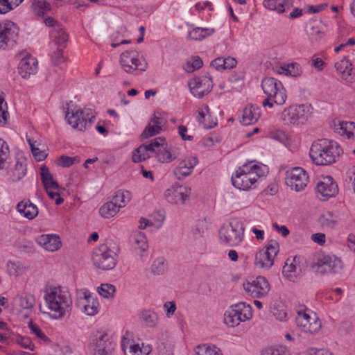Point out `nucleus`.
Segmentation results:
<instances>
[{"label":"nucleus","mask_w":355,"mask_h":355,"mask_svg":"<svg viewBox=\"0 0 355 355\" xmlns=\"http://www.w3.org/2000/svg\"><path fill=\"white\" fill-rule=\"evenodd\" d=\"M243 173L242 168H239L231 178L232 185L239 190H244Z\"/></svg>","instance_id":"864d4df0"},{"label":"nucleus","mask_w":355,"mask_h":355,"mask_svg":"<svg viewBox=\"0 0 355 355\" xmlns=\"http://www.w3.org/2000/svg\"><path fill=\"white\" fill-rule=\"evenodd\" d=\"M261 88L267 97L263 101V107L272 108L274 103L283 105L287 99L286 90L282 83L272 77H266L261 81Z\"/></svg>","instance_id":"f03ea898"},{"label":"nucleus","mask_w":355,"mask_h":355,"mask_svg":"<svg viewBox=\"0 0 355 355\" xmlns=\"http://www.w3.org/2000/svg\"><path fill=\"white\" fill-rule=\"evenodd\" d=\"M37 59L31 55H27L20 60L18 64L19 73L23 78H28L31 75L37 73Z\"/></svg>","instance_id":"5701e85b"},{"label":"nucleus","mask_w":355,"mask_h":355,"mask_svg":"<svg viewBox=\"0 0 355 355\" xmlns=\"http://www.w3.org/2000/svg\"><path fill=\"white\" fill-rule=\"evenodd\" d=\"M312 113L309 104L292 105L284 109L280 119L285 124L299 126L305 124Z\"/></svg>","instance_id":"20e7f679"},{"label":"nucleus","mask_w":355,"mask_h":355,"mask_svg":"<svg viewBox=\"0 0 355 355\" xmlns=\"http://www.w3.org/2000/svg\"><path fill=\"white\" fill-rule=\"evenodd\" d=\"M151 217L152 219L150 220V225L159 228L165 220V213L164 211H155L151 215Z\"/></svg>","instance_id":"5fc2aeb1"},{"label":"nucleus","mask_w":355,"mask_h":355,"mask_svg":"<svg viewBox=\"0 0 355 355\" xmlns=\"http://www.w3.org/2000/svg\"><path fill=\"white\" fill-rule=\"evenodd\" d=\"M76 162V157H59L55 163L62 167H69Z\"/></svg>","instance_id":"e2e57ef3"},{"label":"nucleus","mask_w":355,"mask_h":355,"mask_svg":"<svg viewBox=\"0 0 355 355\" xmlns=\"http://www.w3.org/2000/svg\"><path fill=\"white\" fill-rule=\"evenodd\" d=\"M317 197L322 201L335 197L338 193V187L331 176L322 177L316 185Z\"/></svg>","instance_id":"aec40b11"},{"label":"nucleus","mask_w":355,"mask_h":355,"mask_svg":"<svg viewBox=\"0 0 355 355\" xmlns=\"http://www.w3.org/2000/svg\"><path fill=\"white\" fill-rule=\"evenodd\" d=\"M85 304L82 311L87 315H94L98 312L99 303L97 298L87 291L84 292Z\"/></svg>","instance_id":"473e14b6"},{"label":"nucleus","mask_w":355,"mask_h":355,"mask_svg":"<svg viewBox=\"0 0 355 355\" xmlns=\"http://www.w3.org/2000/svg\"><path fill=\"white\" fill-rule=\"evenodd\" d=\"M267 137L282 144L292 153H293V150L299 144V139L297 137L290 135L286 131L277 128L270 130L267 134Z\"/></svg>","instance_id":"412c9836"},{"label":"nucleus","mask_w":355,"mask_h":355,"mask_svg":"<svg viewBox=\"0 0 355 355\" xmlns=\"http://www.w3.org/2000/svg\"><path fill=\"white\" fill-rule=\"evenodd\" d=\"M294 0H279L278 7L280 14L285 12L293 6Z\"/></svg>","instance_id":"774afa93"},{"label":"nucleus","mask_w":355,"mask_h":355,"mask_svg":"<svg viewBox=\"0 0 355 355\" xmlns=\"http://www.w3.org/2000/svg\"><path fill=\"white\" fill-rule=\"evenodd\" d=\"M65 119L73 129L84 131L91 127L95 119V112L90 108L75 107L68 109Z\"/></svg>","instance_id":"39448f33"},{"label":"nucleus","mask_w":355,"mask_h":355,"mask_svg":"<svg viewBox=\"0 0 355 355\" xmlns=\"http://www.w3.org/2000/svg\"><path fill=\"white\" fill-rule=\"evenodd\" d=\"M32 8L35 15L43 16L50 10L51 6L45 1H37L33 3Z\"/></svg>","instance_id":"8fccbe9b"},{"label":"nucleus","mask_w":355,"mask_h":355,"mask_svg":"<svg viewBox=\"0 0 355 355\" xmlns=\"http://www.w3.org/2000/svg\"><path fill=\"white\" fill-rule=\"evenodd\" d=\"M44 299L54 319H61L71 310L72 299L68 288L50 286L45 290Z\"/></svg>","instance_id":"f257e3e1"},{"label":"nucleus","mask_w":355,"mask_h":355,"mask_svg":"<svg viewBox=\"0 0 355 355\" xmlns=\"http://www.w3.org/2000/svg\"><path fill=\"white\" fill-rule=\"evenodd\" d=\"M245 165L248 166V168L250 173L253 174L254 179L256 180V182L259 178L266 176L269 172V168L267 165L263 164L256 160H252L245 163Z\"/></svg>","instance_id":"c9c22d12"},{"label":"nucleus","mask_w":355,"mask_h":355,"mask_svg":"<svg viewBox=\"0 0 355 355\" xmlns=\"http://www.w3.org/2000/svg\"><path fill=\"white\" fill-rule=\"evenodd\" d=\"M133 245L135 249H139L141 252L146 251L148 248V241L146 235L143 232H137L132 237Z\"/></svg>","instance_id":"c03bdc74"},{"label":"nucleus","mask_w":355,"mask_h":355,"mask_svg":"<svg viewBox=\"0 0 355 355\" xmlns=\"http://www.w3.org/2000/svg\"><path fill=\"white\" fill-rule=\"evenodd\" d=\"M119 209L112 200L103 204L99 209V213L103 218H110L115 216L119 211Z\"/></svg>","instance_id":"ea45409f"},{"label":"nucleus","mask_w":355,"mask_h":355,"mask_svg":"<svg viewBox=\"0 0 355 355\" xmlns=\"http://www.w3.org/2000/svg\"><path fill=\"white\" fill-rule=\"evenodd\" d=\"M161 128L155 126L152 123L149 122L148 125L143 131L141 136L143 138L146 139L159 134L161 132Z\"/></svg>","instance_id":"bf43d9fd"},{"label":"nucleus","mask_w":355,"mask_h":355,"mask_svg":"<svg viewBox=\"0 0 355 355\" xmlns=\"http://www.w3.org/2000/svg\"><path fill=\"white\" fill-rule=\"evenodd\" d=\"M195 355H223V353L215 345L204 344L196 347Z\"/></svg>","instance_id":"a19ab883"},{"label":"nucleus","mask_w":355,"mask_h":355,"mask_svg":"<svg viewBox=\"0 0 355 355\" xmlns=\"http://www.w3.org/2000/svg\"><path fill=\"white\" fill-rule=\"evenodd\" d=\"M299 259L300 258L297 257H289L286 259L283 267L282 273L287 279L294 281L297 274L301 272V268L297 264Z\"/></svg>","instance_id":"c756f323"},{"label":"nucleus","mask_w":355,"mask_h":355,"mask_svg":"<svg viewBox=\"0 0 355 355\" xmlns=\"http://www.w3.org/2000/svg\"><path fill=\"white\" fill-rule=\"evenodd\" d=\"M191 94L196 98H201L209 94L213 87L211 78L208 76H197L188 81Z\"/></svg>","instance_id":"f3484780"},{"label":"nucleus","mask_w":355,"mask_h":355,"mask_svg":"<svg viewBox=\"0 0 355 355\" xmlns=\"http://www.w3.org/2000/svg\"><path fill=\"white\" fill-rule=\"evenodd\" d=\"M279 0H263V6L270 11H275L278 14H280V11L278 7Z\"/></svg>","instance_id":"69168bd1"},{"label":"nucleus","mask_w":355,"mask_h":355,"mask_svg":"<svg viewBox=\"0 0 355 355\" xmlns=\"http://www.w3.org/2000/svg\"><path fill=\"white\" fill-rule=\"evenodd\" d=\"M68 35L62 26H55L50 31L51 45L55 47L64 48L67 41Z\"/></svg>","instance_id":"2f4dec72"},{"label":"nucleus","mask_w":355,"mask_h":355,"mask_svg":"<svg viewBox=\"0 0 355 355\" xmlns=\"http://www.w3.org/2000/svg\"><path fill=\"white\" fill-rule=\"evenodd\" d=\"M94 355H110L114 349L110 336L105 332H97L90 343Z\"/></svg>","instance_id":"6ab92c4d"},{"label":"nucleus","mask_w":355,"mask_h":355,"mask_svg":"<svg viewBox=\"0 0 355 355\" xmlns=\"http://www.w3.org/2000/svg\"><path fill=\"white\" fill-rule=\"evenodd\" d=\"M36 242L49 252H55L62 245L60 239L57 234H42L37 237Z\"/></svg>","instance_id":"bb28decb"},{"label":"nucleus","mask_w":355,"mask_h":355,"mask_svg":"<svg viewBox=\"0 0 355 355\" xmlns=\"http://www.w3.org/2000/svg\"><path fill=\"white\" fill-rule=\"evenodd\" d=\"M202 66V61L201 58L199 56H193L184 65V69L188 73H191L200 69Z\"/></svg>","instance_id":"3c124183"},{"label":"nucleus","mask_w":355,"mask_h":355,"mask_svg":"<svg viewBox=\"0 0 355 355\" xmlns=\"http://www.w3.org/2000/svg\"><path fill=\"white\" fill-rule=\"evenodd\" d=\"M16 342L24 349H28L31 351H33L34 349V345L28 338L18 336L16 338Z\"/></svg>","instance_id":"0e129e2a"},{"label":"nucleus","mask_w":355,"mask_h":355,"mask_svg":"<svg viewBox=\"0 0 355 355\" xmlns=\"http://www.w3.org/2000/svg\"><path fill=\"white\" fill-rule=\"evenodd\" d=\"M26 166L19 160H17L14 168L10 171L8 181L15 183L20 181L26 174Z\"/></svg>","instance_id":"e433bc0d"},{"label":"nucleus","mask_w":355,"mask_h":355,"mask_svg":"<svg viewBox=\"0 0 355 355\" xmlns=\"http://www.w3.org/2000/svg\"><path fill=\"white\" fill-rule=\"evenodd\" d=\"M139 318L146 326L150 328L156 327L158 323V315L150 309L142 310L139 313Z\"/></svg>","instance_id":"4c0bfd02"},{"label":"nucleus","mask_w":355,"mask_h":355,"mask_svg":"<svg viewBox=\"0 0 355 355\" xmlns=\"http://www.w3.org/2000/svg\"><path fill=\"white\" fill-rule=\"evenodd\" d=\"M8 118L9 113L7 110V103L4 97L0 95V125H5Z\"/></svg>","instance_id":"6e6d98bb"},{"label":"nucleus","mask_w":355,"mask_h":355,"mask_svg":"<svg viewBox=\"0 0 355 355\" xmlns=\"http://www.w3.org/2000/svg\"><path fill=\"white\" fill-rule=\"evenodd\" d=\"M121 349L124 355H148L151 352L149 345H140L133 339L129 338L128 334L125 335L121 341Z\"/></svg>","instance_id":"4be33fe9"},{"label":"nucleus","mask_w":355,"mask_h":355,"mask_svg":"<svg viewBox=\"0 0 355 355\" xmlns=\"http://www.w3.org/2000/svg\"><path fill=\"white\" fill-rule=\"evenodd\" d=\"M198 163L197 157H184L179 163L178 166L174 169L175 177L181 180L189 175L194 166Z\"/></svg>","instance_id":"393cba45"},{"label":"nucleus","mask_w":355,"mask_h":355,"mask_svg":"<svg viewBox=\"0 0 355 355\" xmlns=\"http://www.w3.org/2000/svg\"><path fill=\"white\" fill-rule=\"evenodd\" d=\"M309 182V176L304 168L293 167L286 172L285 183L297 192L303 191Z\"/></svg>","instance_id":"4468645a"},{"label":"nucleus","mask_w":355,"mask_h":355,"mask_svg":"<svg viewBox=\"0 0 355 355\" xmlns=\"http://www.w3.org/2000/svg\"><path fill=\"white\" fill-rule=\"evenodd\" d=\"M334 131L348 139H355V123L352 121L334 120Z\"/></svg>","instance_id":"a878e982"},{"label":"nucleus","mask_w":355,"mask_h":355,"mask_svg":"<svg viewBox=\"0 0 355 355\" xmlns=\"http://www.w3.org/2000/svg\"><path fill=\"white\" fill-rule=\"evenodd\" d=\"M17 211L24 217L32 220L38 214V209L36 205L30 200L21 201L16 207Z\"/></svg>","instance_id":"72a5a7b5"},{"label":"nucleus","mask_w":355,"mask_h":355,"mask_svg":"<svg viewBox=\"0 0 355 355\" xmlns=\"http://www.w3.org/2000/svg\"><path fill=\"white\" fill-rule=\"evenodd\" d=\"M28 327L31 330V334L35 335L36 337L44 341H47L49 340L48 337L44 334V333L37 324L31 321L28 323Z\"/></svg>","instance_id":"4d7b16f0"},{"label":"nucleus","mask_w":355,"mask_h":355,"mask_svg":"<svg viewBox=\"0 0 355 355\" xmlns=\"http://www.w3.org/2000/svg\"><path fill=\"white\" fill-rule=\"evenodd\" d=\"M191 189L186 185L173 184L164 192L167 202L174 205H184L189 200Z\"/></svg>","instance_id":"2eb2a0df"},{"label":"nucleus","mask_w":355,"mask_h":355,"mask_svg":"<svg viewBox=\"0 0 355 355\" xmlns=\"http://www.w3.org/2000/svg\"><path fill=\"white\" fill-rule=\"evenodd\" d=\"M335 69L342 80L347 83L352 82L354 69L352 64L347 58H343L337 61L335 63Z\"/></svg>","instance_id":"c85d7f7f"},{"label":"nucleus","mask_w":355,"mask_h":355,"mask_svg":"<svg viewBox=\"0 0 355 355\" xmlns=\"http://www.w3.org/2000/svg\"><path fill=\"white\" fill-rule=\"evenodd\" d=\"M26 139L33 155H48V147L44 138L37 134H30L26 135Z\"/></svg>","instance_id":"b1692460"},{"label":"nucleus","mask_w":355,"mask_h":355,"mask_svg":"<svg viewBox=\"0 0 355 355\" xmlns=\"http://www.w3.org/2000/svg\"><path fill=\"white\" fill-rule=\"evenodd\" d=\"M40 176L42 182L46 191H49V189H59V185L58 182L53 180V176L49 172L46 166H41Z\"/></svg>","instance_id":"f704fd0d"},{"label":"nucleus","mask_w":355,"mask_h":355,"mask_svg":"<svg viewBox=\"0 0 355 355\" xmlns=\"http://www.w3.org/2000/svg\"><path fill=\"white\" fill-rule=\"evenodd\" d=\"M319 220L322 227L331 229L336 226L338 222V217L332 212H327L323 214Z\"/></svg>","instance_id":"de8ad7c7"},{"label":"nucleus","mask_w":355,"mask_h":355,"mask_svg":"<svg viewBox=\"0 0 355 355\" xmlns=\"http://www.w3.org/2000/svg\"><path fill=\"white\" fill-rule=\"evenodd\" d=\"M313 163L318 166H327L336 162L335 157H310Z\"/></svg>","instance_id":"13d9d810"},{"label":"nucleus","mask_w":355,"mask_h":355,"mask_svg":"<svg viewBox=\"0 0 355 355\" xmlns=\"http://www.w3.org/2000/svg\"><path fill=\"white\" fill-rule=\"evenodd\" d=\"M252 317V307L245 302H239L230 306L225 311L224 322L230 327H235L241 322L249 320Z\"/></svg>","instance_id":"0eeeda50"},{"label":"nucleus","mask_w":355,"mask_h":355,"mask_svg":"<svg viewBox=\"0 0 355 355\" xmlns=\"http://www.w3.org/2000/svg\"><path fill=\"white\" fill-rule=\"evenodd\" d=\"M261 355H291L289 350L284 346L267 347L262 350Z\"/></svg>","instance_id":"603ef678"},{"label":"nucleus","mask_w":355,"mask_h":355,"mask_svg":"<svg viewBox=\"0 0 355 355\" xmlns=\"http://www.w3.org/2000/svg\"><path fill=\"white\" fill-rule=\"evenodd\" d=\"M278 252V242L275 240L269 241L266 247L256 254L254 264L259 268L269 269L273 265Z\"/></svg>","instance_id":"f8f14e48"},{"label":"nucleus","mask_w":355,"mask_h":355,"mask_svg":"<svg viewBox=\"0 0 355 355\" xmlns=\"http://www.w3.org/2000/svg\"><path fill=\"white\" fill-rule=\"evenodd\" d=\"M297 326L304 332L313 334L321 329V322L315 313L311 309L300 306L295 318Z\"/></svg>","instance_id":"6e6552de"},{"label":"nucleus","mask_w":355,"mask_h":355,"mask_svg":"<svg viewBox=\"0 0 355 355\" xmlns=\"http://www.w3.org/2000/svg\"><path fill=\"white\" fill-rule=\"evenodd\" d=\"M243 286L247 294L254 298L266 297L270 289L268 282L262 276L257 277L252 282L243 283Z\"/></svg>","instance_id":"a211bd4d"},{"label":"nucleus","mask_w":355,"mask_h":355,"mask_svg":"<svg viewBox=\"0 0 355 355\" xmlns=\"http://www.w3.org/2000/svg\"><path fill=\"white\" fill-rule=\"evenodd\" d=\"M248 167V166H246L245 164H244L241 167H239V168H242V171H243V180L244 191L250 189L252 186L256 183V180L254 179L253 174L250 173Z\"/></svg>","instance_id":"49530a36"},{"label":"nucleus","mask_w":355,"mask_h":355,"mask_svg":"<svg viewBox=\"0 0 355 355\" xmlns=\"http://www.w3.org/2000/svg\"><path fill=\"white\" fill-rule=\"evenodd\" d=\"M121 68L127 73H132L136 70L146 71L147 62L139 52L130 49L122 53L119 60Z\"/></svg>","instance_id":"9d476101"},{"label":"nucleus","mask_w":355,"mask_h":355,"mask_svg":"<svg viewBox=\"0 0 355 355\" xmlns=\"http://www.w3.org/2000/svg\"><path fill=\"white\" fill-rule=\"evenodd\" d=\"M311 268L316 273H338L343 268V262L334 254L322 252L318 254L316 260L312 264Z\"/></svg>","instance_id":"1a4fd4ad"},{"label":"nucleus","mask_w":355,"mask_h":355,"mask_svg":"<svg viewBox=\"0 0 355 355\" xmlns=\"http://www.w3.org/2000/svg\"><path fill=\"white\" fill-rule=\"evenodd\" d=\"M215 29L211 28H195L189 31L188 36L193 40H201L207 37L212 35Z\"/></svg>","instance_id":"58836bf2"},{"label":"nucleus","mask_w":355,"mask_h":355,"mask_svg":"<svg viewBox=\"0 0 355 355\" xmlns=\"http://www.w3.org/2000/svg\"><path fill=\"white\" fill-rule=\"evenodd\" d=\"M119 248L112 243L102 244L96 249L92 256L94 264L103 270H112L117 263Z\"/></svg>","instance_id":"7ed1b4c3"},{"label":"nucleus","mask_w":355,"mask_h":355,"mask_svg":"<svg viewBox=\"0 0 355 355\" xmlns=\"http://www.w3.org/2000/svg\"><path fill=\"white\" fill-rule=\"evenodd\" d=\"M131 199V193L128 191L119 190L117 191L112 198V201L119 208L123 207L130 202Z\"/></svg>","instance_id":"79ce46f5"},{"label":"nucleus","mask_w":355,"mask_h":355,"mask_svg":"<svg viewBox=\"0 0 355 355\" xmlns=\"http://www.w3.org/2000/svg\"><path fill=\"white\" fill-rule=\"evenodd\" d=\"M19 37V27L12 21H0V50L12 46Z\"/></svg>","instance_id":"ddd939ff"},{"label":"nucleus","mask_w":355,"mask_h":355,"mask_svg":"<svg viewBox=\"0 0 355 355\" xmlns=\"http://www.w3.org/2000/svg\"><path fill=\"white\" fill-rule=\"evenodd\" d=\"M98 294L105 299H112L114 296L116 288L111 284H102L97 288Z\"/></svg>","instance_id":"09e8293b"},{"label":"nucleus","mask_w":355,"mask_h":355,"mask_svg":"<svg viewBox=\"0 0 355 355\" xmlns=\"http://www.w3.org/2000/svg\"><path fill=\"white\" fill-rule=\"evenodd\" d=\"M311 66L318 71H322L326 67L324 60L316 55H313L311 58Z\"/></svg>","instance_id":"052dcab7"},{"label":"nucleus","mask_w":355,"mask_h":355,"mask_svg":"<svg viewBox=\"0 0 355 355\" xmlns=\"http://www.w3.org/2000/svg\"><path fill=\"white\" fill-rule=\"evenodd\" d=\"M275 73L279 75H284L293 78L300 77L303 73L300 64L293 62L290 63H284L273 68Z\"/></svg>","instance_id":"cd10ccee"},{"label":"nucleus","mask_w":355,"mask_h":355,"mask_svg":"<svg viewBox=\"0 0 355 355\" xmlns=\"http://www.w3.org/2000/svg\"><path fill=\"white\" fill-rule=\"evenodd\" d=\"M166 270L167 263L164 257H159L156 259L151 266V272L154 275H162L166 271Z\"/></svg>","instance_id":"a18cd8bd"},{"label":"nucleus","mask_w":355,"mask_h":355,"mask_svg":"<svg viewBox=\"0 0 355 355\" xmlns=\"http://www.w3.org/2000/svg\"><path fill=\"white\" fill-rule=\"evenodd\" d=\"M244 226L239 219L232 218L227 224L222 225L219 230V238L230 246H237L243 241Z\"/></svg>","instance_id":"423d86ee"},{"label":"nucleus","mask_w":355,"mask_h":355,"mask_svg":"<svg viewBox=\"0 0 355 355\" xmlns=\"http://www.w3.org/2000/svg\"><path fill=\"white\" fill-rule=\"evenodd\" d=\"M63 49L55 47V50L51 53V58L55 64H59L64 62Z\"/></svg>","instance_id":"680f3d73"},{"label":"nucleus","mask_w":355,"mask_h":355,"mask_svg":"<svg viewBox=\"0 0 355 355\" xmlns=\"http://www.w3.org/2000/svg\"><path fill=\"white\" fill-rule=\"evenodd\" d=\"M343 153V148L337 141L324 138L313 142L309 155H341Z\"/></svg>","instance_id":"9b49d317"},{"label":"nucleus","mask_w":355,"mask_h":355,"mask_svg":"<svg viewBox=\"0 0 355 355\" xmlns=\"http://www.w3.org/2000/svg\"><path fill=\"white\" fill-rule=\"evenodd\" d=\"M15 303L21 309H31L35 305V300L33 295L26 294L17 297L15 299Z\"/></svg>","instance_id":"37998d69"},{"label":"nucleus","mask_w":355,"mask_h":355,"mask_svg":"<svg viewBox=\"0 0 355 355\" xmlns=\"http://www.w3.org/2000/svg\"><path fill=\"white\" fill-rule=\"evenodd\" d=\"M209 114V107L207 105H204L198 109L197 121L200 123H204L206 116Z\"/></svg>","instance_id":"338daca9"},{"label":"nucleus","mask_w":355,"mask_h":355,"mask_svg":"<svg viewBox=\"0 0 355 355\" xmlns=\"http://www.w3.org/2000/svg\"><path fill=\"white\" fill-rule=\"evenodd\" d=\"M145 155V153H156L157 155H171L168 151V145L165 138L159 137L150 140L148 143L141 145L133 153L132 155Z\"/></svg>","instance_id":"dca6fc26"},{"label":"nucleus","mask_w":355,"mask_h":355,"mask_svg":"<svg viewBox=\"0 0 355 355\" xmlns=\"http://www.w3.org/2000/svg\"><path fill=\"white\" fill-rule=\"evenodd\" d=\"M261 116L260 108L254 105L246 106L243 112L241 122L244 125H249L255 123Z\"/></svg>","instance_id":"7c9ffc66"}]
</instances>
